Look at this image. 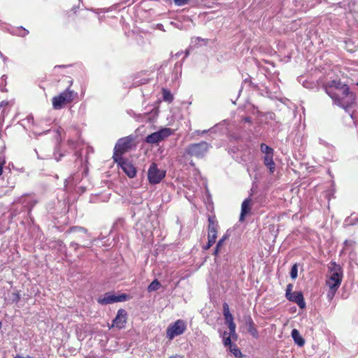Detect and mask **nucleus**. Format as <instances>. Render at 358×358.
<instances>
[{"mask_svg":"<svg viewBox=\"0 0 358 358\" xmlns=\"http://www.w3.org/2000/svg\"><path fill=\"white\" fill-rule=\"evenodd\" d=\"M327 93L334 103L344 108L350 106L355 101V95L350 92L345 84L338 80H332L325 87Z\"/></svg>","mask_w":358,"mask_h":358,"instance_id":"1","label":"nucleus"},{"mask_svg":"<svg viewBox=\"0 0 358 358\" xmlns=\"http://www.w3.org/2000/svg\"><path fill=\"white\" fill-rule=\"evenodd\" d=\"M343 270L340 265L335 262H331L329 266V271L327 275L326 285L329 287L327 297L331 300L337 289L340 287L343 280Z\"/></svg>","mask_w":358,"mask_h":358,"instance_id":"2","label":"nucleus"},{"mask_svg":"<svg viewBox=\"0 0 358 358\" xmlns=\"http://www.w3.org/2000/svg\"><path fill=\"white\" fill-rule=\"evenodd\" d=\"M76 94L69 89L66 90L57 96L52 98V106L55 110L63 108L66 104L71 103L75 97Z\"/></svg>","mask_w":358,"mask_h":358,"instance_id":"3","label":"nucleus"},{"mask_svg":"<svg viewBox=\"0 0 358 358\" xmlns=\"http://www.w3.org/2000/svg\"><path fill=\"white\" fill-rule=\"evenodd\" d=\"M187 329L186 322L182 320H178L174 323L169 325L166 329V337L169 340L182 334Z\"/></svg>","mask_w":358,"mask_h":358,"instance_id":"4","label":"nucleus"},{"mask_svg":"<svg viewBox=\"0 0 358 358\" xmlns=\"http://www.w3.org/2000/svg\"><path fill=\"white\" fill-rule=\"evenodd\" d=\"M129 298V296L125 294L115 295L113 293L108 292L106 293L104 295L100 296L97 299V301L101 305H106L117 302L125 301L128 300Z\"/></svg>","mask_w":358,"mask_h":358,"instance_id":"5","label":"nucleus"},{"mask_svg":"<svg viewBox=\"0 0 358 358\" xmlns=\"http://www.w3.org/2000/svg\"><path fill=\"white\" fill-rule=\"evenodd\" d=\"M208 150V144L206 142L192 144L186 149V153L190 156L202 157Z\"/></svg>","mask_w":358,"mask_h":358,"instance_id":"6","label":"nucleus"},{"mask_svg":"<svg viewBox=\"0 0 358 358\" xmlns=\"http://www.w3.org/2000/svg\"><path fill=\"white\" fill-rule=\"evenodd\" d=\"M131 138L129 137L123 138L120 139L116 143L114 148L113 159L115 162H118V159H120V155L128 150L131 147Z\"/></svg>","mask_w":358,"mask_h":358,"instance_id":"7","label":"nucleus"},{"mask_svg":"<svg viewBox=\"0 0 358 358\" xmlns=\"http://www.w3.org/2000/svg\"><path fill=\"white\" fill-rule=\"evenodd\" d=\"M172 134V131L169 128H164L160 129L158 131L154 132L150 135H148L145 141L150 144L157 143L164 139L166 138Z\"/></svg>","mask_w":358,"mask_h":358,"instance_id":"8","label":"nucleus"},{"mask_svg":"<svg viewBox=\"0 0 358 358\" xmlns=\"http://www.w3.org/2000/svg\"><path fill=\"white\" fill-rule=\"evenodd\" d=\"M165 173L166 172L158 169L155 164H152L148 171V178L150 183H159L164 178Z\"/></svg>","mask_w":358,"mask_h":358,"instance_id":"9","label":"nucleus"},{"mask_svg":"<svg viewBox=\"0 0 358 358\" xmlns=\"http://www.w3.org/2000/svg\"><path fill=\"white\" fill-rule=\"evenodd\" d=\"M209 225H208V241L209 242L210 245H213L217 238V224L215 221L212 217H209L208 219Z\"/></svg>","mask_w":358,"mask_h":358,"instance_id":"10","label":"nucleus"},{"mask_svg":"<svg viewBox=\"0 0 358 358\" xmlns=\"http://www.w3.org/2000/svg\"><path fill=\"white\" fill-rule=\"evenodd\" d=\"M127 322V312L123 309H120L117 311V315L113 321V327L118 329L124 327Z\"/></svg>","mask_w":358,"mask_h":358,"instance_id":"11","label":"nucleus"},{"mask_svg":"<svg viewBox=\"0 0 358 358\" xmlns=\"http://www.w3.org/2000/svg\"><path fill=\"white\" fill-rule=\"evenodd\" d=\"M118 164L121 166L123 171L129 177V178H134L136 174V168L134 166V165L127 162L122 160L121 158L118 159Z\"/></svg>","mask_w":358,"mask_h":358,"instance_id":"12","label":"nucleus"},{"mask_svg":"<svg viewBox=\"0 0 358 358\" xmlns=\"http://www.w3.org/2000/svg\"><path fill=\"white\" fill-rule=\"evenodd\" d=\"M287 298L293 302H295L298 304V306L303 308L306 306L303 296L301 292H288L286 293Z\"/></svg>","mask_w":358,"mask_h":358,"instance_id":"13","label":"nucleus"},{"mask_svg":"<svg viewBox=\"0 0 358 358\" xmlns=\"http://www.w3.org/2000/svg\"><path fill=\"white\" fill-rule=\"evenodd\" d=\"M224 316L225 322L228 324L229 331H231V335H232L233 338H236V324L234 322L233 315L231 313H229V314H224Z\"/></svg>","mask_w":358,"mask_h":358,"instance_id":"14","label":"nucleus"},{"mask_svg":"<svg viewBox=\"0 0 358 358\" xmlns=\"http://www.w3.org/2000/svg\"><path fill=\"white\" fill-rule=\"evenodd\" d=\"M251 210V199H246L243 201L241 205V213L240 216V220L243 221L245 216L248 215Z\"/></svg>","mask_w":358,"mask_h":358,"instance_id":"15","label":"nucleus"},{"mask_svg":"<svg viewBox=\"0 0 358 358\" xmlns=\"http://www.w3.org/2000/svg\"><path fill=\"white\" fill-rule=\"evenodd\" d=\"M261 151L264 154V162L269 161L273 158V149L266 144H261Z\"/></svg>","mask_w":358,"mask_h":358,"instance_id":"16","label":"nucleus"},{"mask_svg":"<svg viewBox=\"0 0 358 358\" xmlns=\"http://www.w3.org/2000/svg\"><path fill=\"white\" fill-rule=\"evenodd\" d=\"M292 337L293 338V340L294 341L295 343L300 346V347H302L305 344V340L303 339V338L301 336L299 331L296 329H294L292 331Z\"/></svg>","mask_w":358,"mask_h":358,"instance_id":"17","label":"nucleus"},{"mask_svg":"<svg viewBox=\"0 0 358 358\" xmlns=\"http://www.w3.org/2000/svg\"><path fill=\"white\" fill-rule=\"evenodd\" d=\"M246 325L248 330L250 334L255 338H259V333L257 329L255 328V324L250 317H248L246 320Z\"/></svg>","mask_w":358,"mask_h":358,"instance_id":"18","label":"nucleus"},{"mask_svg":"<svg viewBox=\"0 0 358 358\" xmlns=\"http://www.w3.org/2000/svg\"><path fill=\"white\" fill-rule=\"evenodd\" d=\"M237 336L236 338H233L232 335H231V331H229V333L224 332L222 334V341L224 346H229L230 347V345L231 344V339H236Z\"/></svg>","mask_w":358,"mask_h":358,"instance_id":"19","label":"nucleus"},{"mask_svg":"<svg viewBox=\"0 0 358 358\" xmlns=\"http://www.w3.org/2000/svg\"><path fill=\"white\" fill-rule=\"evenodd\" d=\"M161 287L160 282L157 280H153L148 287V292H155L159 289Z\"/></svg>","mask_w":358,"mask_h":358,"instance_id":"20","label":"nucleus"},{"mask_svg":"<svg viewBox=\"0 0 358 358\" xmlns=\"http://www.w3.org/2000/svg\"><path fill=\"white\" fill-rule=\"evenodd\" d=\"M229 350L236 357L241 358L243 356L241 350L236 345H230Z\"/></svg>","mask_w":358,"mask_h":358,"instance_id":"21","label":"nucleus"},{"mask_svg":"<svg viewBox=\"0 0 358 358\" xmlns=\"http://www.w3.org/2000/svg\"><path fill=\"white\" fill-rule=\"evenodd\" d=\"M162 93H163V99L165 101L171 102L173 101V95L169 90L163 89Z\"/></svg>","mask_w":358,"mask_h":358,"instance_id":"22","label":"nucleus"},{"mask_svg":"<svg viewBox=\"0 0 358 358\" xmlns=\"http://www.w3.org/2000/svg\"><path fill=\"white\" fill-rule=\"evenodd\" d=\"M264 162L265 166H266L268 168L270 172L271 173H273L275 171V164L273 162V159H271L269 161H266Z\"/></svg>","mask_w":358,"mask_h":358,"instance_id":"23","label":"nucleus"},{"mask_svg":"<svg viewBox=\"0 0 358 358\" xmlns=\"http://www.w3.org/2000/svg\"><path fill=\"white\" fill-rule=\"evenodd\" d=\"M298 275V267L297 265L295 264L292 266L291 271H290V276L292 279H296Z\"/></svg>","mask_w":358,"mask_h":358,"instance_id":"24","label":"nucleus"},{"mask_svg":"<svg viewBox=\"0 0 358 358\" xmlns=\"http://www.w3.org/2000/svg\"><path fill=\"white\" fill-rule=\"evenodd\" d=\"M6 164V159L4 157H0V176L3 173V166Z\"/></svg>","mask_w":358,"mask_h":358,"instance_id":"25","label":"nucleus"},{"mask_svg":"<svg viewBox=\"0 0 358 358\" xmlns=\"http://www.w3.org/2000/svg\"><path fill=\"white\" fill-rule=\"evenodd\" d=\"M174 2L178 6H182L188 2V0H174Z\"/></svg>","mask_w":358,"mask_h":358,"instance_id":"26","label":"nucleus"},{"mask_svg":"<svg viewBox=\"0 0 358 358\" xmlns=\"http://www.w3.org/2000/svg\"><path fill=\"white\" fill-rule=\"evenodd\" d=\"M229 313H231L230 310H229V306H228V304L224 303L223 305V314L224 315V314H229Z\"/></svg>","mask_w":358,"mask_h":358,"instance_id":"27","label":"nucleus"},{"mask_svg":"<svg viewBox=\"0 0 358 358\" xmlns=\"http://www.w3.org/2000/svg\"><path fill=\"white\" fill-rule=\"evenodd\" d=\"M226 238H227V237H226V236H224L222 238H221V239L218 241V243H217V248H220V247H222V245H223V243H224V241H225V239H226Z\"/></svg>","mask_w":358,"mask_h":358,"instance_id":"28","label":"nucleus"},{"mask_svg":"<svg viewBox=\"0 0 358 358\" xmlns=\"http://www.w3.org/2000/svg\"><path fill=\"white\" fill-rule=\"evenodd\" d=\"M292 285L291 284L288 285L287 287L286 293L292 292Z\"/></svg>","mask_w":358,"mask_h":358,"instance_id":"29","label":"nucleus"},{"mask_svg":"<svg viewBox=\"0 0 358 358\" xmlns=\"http://www.w3.org/2000/svg\"><path fill=\"white\" fill-rule=\"evenodd\" d=\"M169 358H183V357L180 355H174L169 357Z\"/></svg>","mask_w":358,"mask_h":358,"instance_id":"30","label":"nucleus"},{"mask_svg":"<svg viewBox=\"0 0 358 358\" xmlns=\"http://www.w3.org/2000/svg\"><path fill=\"white\" fill-rule=\"evenodd\" d=\"M14 358H31V357L30 356L22 357L20 355H17Z\"/></svg>","mask_w":358,"mask_h":358,"instance_id":"31","label":"nucleus"},{"mask_svg":"<svg viewBox=\"0 0 358 358\" xmlns=\"http://www.w3.org/2000/svg\"><path fill=\"white\" fill-rule=\"evenodd\" d=\"M219 250H220V248H217V246H216L214 255H217L219 252Z\"/></svg>","mask_w":358,"mask_h":358,"instance_id":"32","label":"nucleus"},{"mask_svg":"<svg viewBox=\"0 0 358 358\" xmlns=\"http://www.w3.org/2000/svg\"><path fill=\"white\" fill-rule=\"evenodd\" d=\"M211 246H212V245H209V242L208 241V243H207L206 246H205V247H204V249H205V250H208V249H209Z\"/></svg>","mask_w":358,"mask_h":358,"instance_id":"33","label":"nucleus"},{"mask_svg":"<svg viewBox=\"0 0 358 358\" xmlns=\"http://www.w3.org/2000/svg\"><path fill=\"white\" fill-rule=\"evenodd\" d=\"M1 326H2V323H1V322L0 321V329L1 328Z\"/></svg>","mask_w":358,"mask_h":358,"instance_id":"34","label":"nucleus"},{"mask_svg":"<svg viewBox=\"0 0 358 358\" xmlns=\"http://www.w3.org/2000/svg\"><path fill=\"white\" fill-rule=\"evenodd\" d=\"M357 85H358V82H357Z\"/></svg>","mask_w":358,"mask_h":358,"instance_id":"35","label":"nucleus"}]
</instances>
